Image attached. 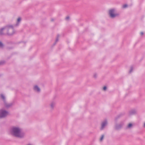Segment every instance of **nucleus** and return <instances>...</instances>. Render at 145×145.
<instances>
[{
	"label": "nucleus",
	"instance_id": "1",
	"mask_svg": "<svg viewBox=\"0 0 145 145\" xmlns=\"http://www.w3.org/2000/svg\"><path fill=\"white\" fill-rule=\"evenodd\" d=\"M10 133L12 136L20 138H24L25 135L22 129L18 126L12 127L10 130Z\"/></svg>",
	"mask_w": 145,
	"mask_h": 145
},
{
	"label": "nucleus",
	"instance_id": "2",
	"mask_svg": "<svg viewBox=\"0 0 145 145\" xmlns=\"http://www.w3.org/2000/svg\"><path fill=\"white\" fill-rule=\"evenodd\" d=\"M6 27L7 31L6 34L8 36H12L14 34L16 31L14 30L13 26L12 25H8Z\"/></svg>",
	"mask_w": 145,
	"mask_h": 145
},
{
	"label": "nucleus",
	"instance_id": "3",
	"mask_svg": "<svg viewBox=\"0 0 145 145\" xmlns=\"http://www.w3.org/2000/svg\"><path fill=\"white\" fill-rule=\"evenodd\" d=\"M116 10L115 8H111L108 11V14L110 17L112 18L118 16L119 14L116 12Z\"/></svg>",
	"mask_w": 145,
	"mask_h": 145
},
{
	"label": "nucleus",
	"instance_id": "4",
	"mask_svg": "<svg viewBox=\"0 0 145 145\" xmlns=\"http://www.w3.org/2000/svg\"><path fill=\"white\" fill-rule=\"evenodd\" d=\"M9 112L3 109L0 110V118H4L9 115Z\"/></svg>",
	"mask_w": 145,
	"mask_h": 145
},
{
	"label": "nucleus",
	"instance_id": "5",
	"mask_svg": "<svg viewBox=\"0 0 145 145\" xmlns=\"http://www.w3.org/2000/svg\"><path fill=\"white\" fill-rule=\"evenodd\" d=\"M124 123L123 121H121L118 123H116L114 126V129L116 130L120 129L123 126Z\"/></svg>",
	"mask_w": 145,
	"mask_h": 145
},
{
	"label": "nucleus",
	"instance_id": "6",
	"mask_svg": "<svg viewBox=\"0 0 145 145\" xmlns=\"http://www.w3.org/2000/svg\"><path fill=\"white\" fill-rule=\"evenodd\" d=\"M14 104L15 102L14 101H13L9 103H7L6 101L4 103V105L5 108H8L14 105Z\"/></svg>",
	"mask_w": 145,
	"mask_h": 145
},
{
	"label": "nucleus",
	"instance_id": "7",
	"mask_svg": "<svg viewBox=\"0 0 145 145\" xmlns=\"http://www.w3.org/2000/svg\"><path fill=\"white\" fill-rule=\"evenodd\" d=\"M108 123V121L106 120H105L103 121L101 124V127L100 128V130H103L105 127L107 126Z\"/></svg>",
	"mask_w": 145,
	"mask_h": 145
},
{
	"label": "nucleus",
	"instance_id": "8",
	"mask_svg": "<svg viewBox=\"0 0 145 145\" xmlns=\"http://www.w3.org/2000/svg\"><path fill=\"white\" fill-rule=\"evenodd\" d=\"M56 105V102L55 101H52L49 104V107L51 110H53Z\"/></svg>",
	"mask_w": 145,
	"mask_h": 145
},
{
	"label": "nucleus",
	"instance_id": "9",
	"mask_svg": "<svg viewBox=\"0 0 145 145\" xmlns=\"http://www.w3.org/2000/svg\"><path fill=\"white\" fill-rule=\"evenodd\" d=\"M33 89L37 93H40L41 91L40 88L37 85H35L33 86Z\"/></svg>",
	"mask_w": 145,
	"mask_h": 145
},
{
	"label": "nucleus",
	"instance_id": "10",
	"mask_svg": "<svg viewBox=\"0 0 145 145\" xmlns=\"http://www.w3.org/2000/svg\"><path fill=\"white\" fill-rule=\"evenodd\" d=\"M22 20V18L21 17H18L17 19L16 23L14 25L15 26H18L20 24Z\"/></svg>",
	"mask_w": 145,
	"mask_h": 145
},
{
	"label": "nucleus",
	"instance_id": "11",
	"mask_svg": "<svg viewBox=\"0 0 145 145\" xmlns=\"http://www.w3.org/2000/svg\"><path fill=\"white\" fill-rule=\"evenodd\" d=\"M133 124L131 123H129L126 127V129H131L133 128Z\"/></svg>",
	"mask_w": 145,
	"mask_h": 145
},
{
	"label": "nucleus",
	"instance_id": "12",
	"mask_svg": "<svg viewBox=\"0 0 145 145\" xmlns=\"http://www.w3.org/2000/svg\"><path fill=\"white\" fill-rule=\"evenodd\" d=\"M6 29V27H2L0 29V35H5V33L3 32V31Z\"/></svg>",
	"mask_w": 145,
	"mask_h": 145
},
{
	"label": "nucleus",
	"instance_id": "13",
	"mask_svg": "<svg viewBox=\"0 0 145 145\" xmlns=\"http://www.w3.org/2000/svg\"><path fill=\"white\" fill-rule=\"evenodd\" d=\"M0 97L1 99H2L3 102V103H5L6 101V98L5 95L3 94H1L0 95Z\"/></svg>",
	"mask_w": 145,
	"mask_h": 145
},
{
	"label": "nucleus",
	"instance_id": "14",
	"mask_svg": "<svg viewBox=\"0 0 145 145\" xmlns=\"http://www.w3.org/2000/svg\"><path fill=\"white\" fill-rule=\"evenodd\" d=\"M137 113V111L135 110H130L129 112L130 115H133Z\"/></svg>",
	"mask_w": 145,
	"mask_h": 145
},
{
	"label": "nucleus",
	"instance_id": "15",
	"mask_svg": "<svg viewBox=\"0 0 145 145\" xmlns=\"http://www.w3.org/2000/svg\"><path fill=\"white\" fill-rule=\"evenodd\" d=\"M98 76V74L96 72L94 73L93 75V77L94 79H96Z\"/></svg>",
	"mask_w": 145,
	"mask_h": 145
},
{
	"label": "nucleus",
	"instance_id": "16",
	"mask_svg": "<svg viewBox=\"0 0 145 145\" xmlns=\"http://www.w3.org/2000/svg\"><path fill=\"white\" fill-rule=\"evenodd\" d=\"M60 37V35H57V37L56 39V41L54 44V45L59 40V38Z\"/></svg>",
	"mask_w": 145,
	"mask_h": 145
},
{
	"label": "nucleus",
	"instance_id": "17",
	"mask_svg": "<svg viewBox=\"0 0 145 145\" xmlns=\"http://www.w3.org/2000/svg\"><path fill=\"white\" fill-rule=\"evenodd\" d=\"M4 47V45L2 42L0 41V48H3Z\"/></svg>",
	"mask_w": 145,
	"mask_h": 145
},
{
	"label": "nucleus",
	"instance_id": "18",
	"mask_svg": "<svg viewBox=\"0 0 145 145\" xmlns=\"http://www.w3.org/2000/svg\"><path fill=\"white\" fill-rule=\"evenodd\" d=\"M104 135H101V136L100 138V141L101 142L103 140V139L104 138Z\"/></svg>",
	"mask_w": 145,
	"mask_h": 145
},
{
	"label": "nucleus",
	"instance_id": "19",
	"mask_svg": "<svg viewBox=\"0 0 145 145\" xmlns=\"http://www.w3.org/2000/svg\"><path fill=\"white\" fill-rule=\"evenodd\" d=\"M107 89V87L106 86H105L103 87V88H102V90L105 91H106Z\"/></svg>",
	"mask_w": 145,
	"mask_h": 145
},
{
	"label": "nucleus",
	"instance_id": "20",
	"mask_svg": "<svg viewBox=\"0 0 145 145\" xmlns=\"http://www.w3.org/2000/svg\"><path fill=\"white\" fill-rule=\"evenodd\" d=\"M133 68L132 67H131L130 68V70L129 71V73H131V72H132L133 70Z\"/></svg>",
	"mask_w": 145,
	"mask_h": 145
},
{
	"label": "nucleus",
	"instance_id": "21",
	"mask_svg": "<svg viewBox=\"0 0 145 145\" xmlns=\"http://www.w3.org/2000/svg\"><path fill=\"white\" fill-rule=\"evenodd\" d=\"M5 63V61H0V65H3Z\"/></svg>",
	"mask_w": 145,
	"mask_h": 145
},
{
	"label": "nucleus",
	"instance_id": "22",
	"mask_svg": "<svg viewBox=\"0 0 145 145\" xmlns=\"http://www.w3.org/2000/svg\"><path fill=\"white\" fill-rule=\"evenodd\" d=\"M127 4H125L123 5L122 8H127Z\"/></svg>",
	"mask_w": 145,
	"mask_h": 145
},
{
	"label": "nucleus",
	"instance_id": "23",
	"mask_svg": "<svg viewBox=\"0 0 145 145\" xmlns=\"http://www.w3.org/2000/svg\"><path fill=\"white\" fill-rule=\"evenodd\" d=\"M69 16H67L66 17L65 19L67 20H69Z\"/></svg>",
	"mask_w": 145,
	"mask_h": 145
},
{
	"label": "nucleus",
	"instance_id": "24",
	"mask_svg": "<svg viewBox=\"0 0 145 145\" xmlns=\"http://www.w3.org/2000/svg\"><path fill=\"white\" fill-rule=\"evenodd\" d=\"M144 34V33L143 32H141L140 33V35H143Z\"/></svg>",
	"mask_w": 145,
	"mask_h": 145
},
{
	"label": "nucleus",
	"instance_id": "25",
	"mask_svg": "<svg viewBox=\"0 0 145 145\" xmlns=\"http://www.w3.org/2000/svg\"><path fill=\"white\" fill-rule=\"evenodd\" d=\"M143 127H144L145 128V122L144 124Z\"/></svg>",
	"mask_w": 145,
	"mask_h": 145
},
{
	"label": "nucleus",
	"instance_id": "26",
	"mask_svg": "<svg viewBox=\"0 0 145 145\" xmlns=\"http://www.w3.org/2000/svg\"><path fill=\"white\" fill-rule=\"evenodd\" d=\"M54 20L53 19H52L51 20L52 21H54Z\"/></svg>",
	"mask_w": 145,
	"mask_h": 145
}]
</instances>
